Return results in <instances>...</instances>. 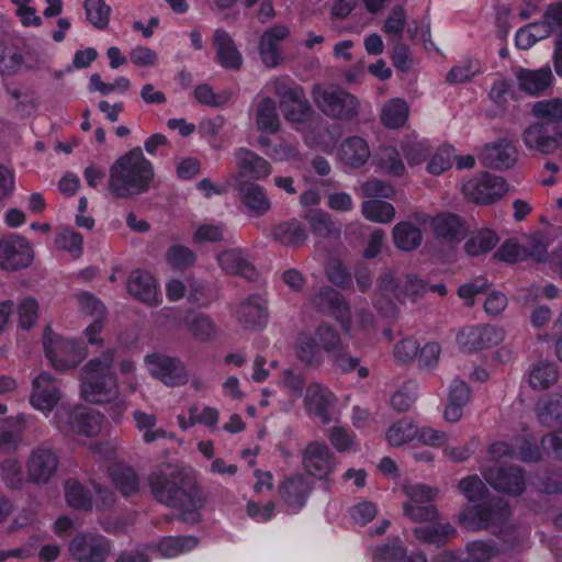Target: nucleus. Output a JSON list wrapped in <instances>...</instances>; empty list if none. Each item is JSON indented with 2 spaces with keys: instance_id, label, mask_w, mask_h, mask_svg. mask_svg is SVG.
I'll use <instances>...</instances> for the list:
<instances>
[{
  "instance_id": "a878e982",
  "label": "nucleus",
  "mask_w": 562,
  "mask_h": 562,
  "mask_svg": "<svg viewBox=\"0 0 562 562\" xmlns=\"http://www.w3.org/2000/svg\"><path fill=\"white\" fill-rule=\"evenodd\" d=\"M335 400V395L319 383L314 382L306 387L304 396L306 409L319 417L323 424L330 423L329 407L334 405Z\"/></svg>"
},
{
  "instance_id": "de8ad7c7",
  "label": "nucleus",
  "mask_w": 562,
  "mask_h": 562,
  "mask_svg": "<svg viewBox=\"0 0 562 562\" xmlns=\"http://www.w3.org/2000/svg\"><path fill=\"white\" fill-rule=\"evenodd\" d=\"M499 241V237L494 231L488 228L481 229L471 237L465 244V251L470 256H479L492 250Z\"/></svg>"
},
{
  "instance_id": "49530a36",
  "label": "nucleus",
  "mask_w": 562,
  "mask_h": 562,
  "mask_svg": "<svg viewBox=\"0 0 562 562\" xmlns=\"http://www.w3.org/2000/svg\"><path fill=\"white\" fill-rule=\"evenodd\" d=\"M363 216L372 222L387 223L395 216V209L389 202L373 199L364 201L361 206Z\"/></svg>"
},
{
  "instance_id": "f704fd0d",
  "label": "nucleus",
  "mask_w": 562,
  "mask_h": 562,
  "mask_svg": "<svg viewBox=\"0 0 562 562\" xmlns=\"http://www.w3.org/2000/svg\"><path fill=\"white\" fill-rule=\"evenodd\" d=\"M110 475L113 484L124 497H131L137 494L139 490V479L131 467L115 464L110 469Z\"/></svg>"
},
{
  "instance_id": "423d86ee",
  "label": "nucleus",
  "mask_w": 562,
  "mask_h": 562,
  "mask_svg": "<svg viewBox=\"0 0 562 562\" xmlns=\"http://www.w3.org/2000/svg\"><path fill=\"white\" fill-rule=\"evenodd\" d=\"M312 98L316 106L329 117L351 121L359 114L358 99L339 87L314 85Z\"/></svg>"
},
{
  "instance_id": "72a5a7b5",
  "label": "nucleus",
  "mask_w": 562,
  "mask_h": 562,
  "mask_svg": "<svg viewBox=\"0 0 562 562\" xmlns=\"http://www.w3.org/2000/svg\"><path fill=\"white\" fill-rule=\"evenodd\" d=\"M306 220L313 234L323 238L338 239L341 235V224L331 218V216L321 210L312 211Z\"/></svg>"
},
{
  "instance_id": "680f3d73",
  "label": "nucleus",
  "mask_w": 562,
  "mask_h": 562,
  "mask_svg": "<svg viewBox=\"0 0 562 562\" xmlns=\"http://www.w3.org/2000/svg\"><path fill=\"white\" fill-rule=\"evenodd\" d=\"M315 335L324 351L330 356L342 348L339 334L328 324H321L317 326Z\"/></svg>"
},
{
  "instance_id": "393cba45",
  "label": "nucleus",
  "mask_w": 562,
  "mask_h": 562,
  "mask_svg": "<svg viewBox=\"0 0 562 562\" xmlns=\"http://www.w3.org/2000/svg\"><path fill=\"white\" fill-rule=\"evenodd\" d=\"M215 60L225 69L239 70L243 56L237 49L232 36L223 29L215 30L213 34Z\"/></svg>"
},
{
  "instance_id": "5fc2aeb1",
  "label": "nucleus",
  "mask_w": 562,
  "mask_h": 562,
  "mask_svg": "<svg viewBox=\"0 0 562 562\" xmlns=\"http://www.w3.org/2000/svg\"><path fill=\"white\" fill-rule=\"evenodd\" d=\"M458 487L470 503H477L485 498L488 490L477 475H470L462 479Z\"/></svg>"
},
{
  "instance_id": "0eeeda50",
  "label": "nucleus",
  "mask_w": 562,
  "mask_h": 562,
  "mask_svg": "<svg viewBox=\"0 0 562 562\" xmlns=\"http://www.w3.org/2000/svg\"><path fill=\"white\" fill-rule=\"evenodd\" d=\"M47 359L57 371L75 369L87 356V348L80 342L67 340L47 327L43 336Z\"/></svg>"
},
{
  "instance_id": "cd10ccee",
  "label": "nucleus",
  "mask_w": 562,
  "mask_h": 562,
  "mask_svg": "<svg viewBox=\"0 0 562 562\" xmlns=\"http://www.w3.org/2000/svg\"><path fill=\"white\" fill-rule=\"evenodd\" d=\"M239 198L245 207L255 216H263L271 209V201L265 189L251 181L239 184Z\"/></svg>"
},
{
  "instance_id": "a18cd8bd",
  "label": "nucleus",
  "mask_w": 562,
  "mask_h": 562,
  "mask_svg": "<svg viewBox=\"0 0 562 562\" xmlns=\"http://www.w3.org/2000/svg\"><path fill=\"white\" fill-rule=\"evenodd\" d=\"M198 542L194 536L166 537L158 542L157 548L164 557L172 558L195 548Z\"/></svg>"
},
{
  "instance_id": "7c9ffc66",
  "label": "nucleus",
  "mask_w": 562,
  "mask_h": 562,
  "mask_svg": "<svg viewBox=\"0 0 562 562\" xmlns=\"http://www.w3.org/2000/svg\"><path fill=\"white\" fill-rule=\"evenodd\" d=\"M517 79L522 91L537 95L551 86L553 76L550 67H544L537 70L520 69Z\"/></svg>"
},
{
  "instance_id": "20e7f679",
  "label": "nucleus",
  "mask_w": 562,
  "mask_h": 562,
  "mask_svg": "<svg viewBox=\"0 0 562 562\" xmlns=\"http://www.w3.org/2000/svg\"><path fill=\"white\" fill-rule=\"evenodd\" d=\"M510 507L507 501L493 497L476 506L464 508L459 521L468 530H491L505 542L515 543L518 539L516 527L508 522Z\"/></svg>"
},
{
  "instance_id": "6e6d98bb",
  "label": "nucleus",
  "mask_w": 562,
  "mask_h": 562,
  "mask_svg": "<svg viewBox=\"0 0 562 562\" xmlns=\"http://www.w3.org/2000/svg\"><path fill=\"white\" fill-rule=\"evenodd\" d=\"M296 356L304 364L317 367L321 364V356L314 338L302 335L296 344Z\"/></svg>"
},
{
  "instance_id": "bb28decb",
  "label": "nucleus",
  "mask_w": 562,
  "mask_h": 562,
  "mask_svg": "<svg viewBox=\"0 0 562 562\" xmlns=\"http://www.w3.org/2000/svg\"><path fill=\"white\" fill-rule=\"evenodd\" d=\"M128 293L147 305L158 304L157 284L154 277L144 270H134L127 279Z\"/></svg>"
},
{
  "instance_id": "09e8293b",
  "label": "nucleus",
  "mask_w": 562,
  "mask_h": 562,
  "mask_svg": "<svg viewBox=\"0 0 562 562\" xmlns=\"http://www.w3.org/2000/svg\"><path fill=\"white\" fill-rule=\"evenodd\" d=\"M87 21L98 30H105L110 22L111 7L104 0H86L83 3Z\"/></svg>"
},
{
  "instance_id": "c03bdc74",
  "label": "nucleus",
  "mask_w": 562,
  "mask_h": 562,
  "mask_svg": "<svg viewBox=\"0 0 562 562\" xmlns=\"http://www.w3.org/2000/svg\"><path fill=\"white\" fill-rule=\"evenodd\" d=\"M67 504L75 508L88 512L92 508V498L89 491L75 479H68L65 484Z\"/></svg>"
},
{
  "instance_id": "6ab92c4d",
  "label": "nucleus",
  "mask_w": 562,
  "mask_h": 562,
  "mask_svg": "<svg viewBox=\"0 0 562 562\" xmlns=\"http://www.w3.org/2000/svg\"><path fill=\"white\" fill-rule=\"evenodd\" d=\"M60 400L58 381L47 372H42L33 380L30 402L36 409L52 412Z\"/></svg>"
},
{
  "instance_id": "1a4fd4ad",
  "label": "nucleus",
  "mask_w": 562,
  "mask_h": 562,
  "mask_svg": "<svg viewBox=\"0 0 562 562\" xmlns=\"http://www.w3.org/2000/svg\"><path fill=\"white\" fill-rule=\"evenodd\" d=\"M302 468L304 471L325 482V488L329 490V475L335 471L337 460L330 448L322 441H311L301 452Z\"/></svg>"
},
{
  "instance_id": "58836bf2",
  "label": "nucleus",
  "mask_w": 562,
  "mask_h": 562,
  "mask_svg": "<svg viewBox=\"0 0 562 562\" xmlns=\"http://www.w3.org/2000/svg\"><path fill=\"white\" fill-rule=\"evenodd\" d=\"M25 424L23 415L0 419V449L15 447L25 429Z\"/></svg>"
},
{
  "instance_id": "2f4dec72",
  "label": "nucleus",
  "mask_w": 562,
  "mask_h": 562,
  "mask_svg": "<svg viewBox=\"0 0 562 562\" xmlns=\"http://www.w3.org/2000/svg\"><path fill=\"white\" fill-rule=\"evenodd\" d=\"M272 238L286 247H301L307 239V233L297 221L283 222L271 228Z\"/></svg>"
},
{
  "instance_id": "c756f323",
  "label": "nucleus",
  "mask_w": 562,
  "mask_h": 562,
  "mask_svg": "<svg viewBox=\"0 0 562 562\" xmlns=\"http://www.w3.org/2000/svg\"><path fill=\"white\" fill-rule=\"evenodd\" d=\"M220 267L228 274H238L255 280L257 272L240 249L224 250L217 256Z\"/></svg>"
},
{
  "instance_id": "473e14b6",
  "label": "nucleus",
  "mask_w": 562,
  "mask_h": 562,
  "mask_svg": "<svg viewBox=\"0 0 562 562\" xmlns=\"http://www.w3.org/2000/svg\"><path fill=\"white\" fill-rule=\"evenodd\" d=\"M431 226L437 237L448 241L460 240L465 236V227L460 217L445 213L434 217Z\"/></svg>"
},
{
  "instance_id": "e433bc0d",
  "label": "nucleus",
  "mask_w": 562,
  "mask_h": 562,
  "mask_svg": "<svg viewBox=\"0 0 562 562\" xmlns=\"http://www.w3.org/2000/svg\"><path fill=\"white\" fill-rule=\"evenodd\" d=\"M393 240L398 249L411 251L422 244V232L409 222H401L393 228Z\"/></svg>"
},
{
  "instance_id": "c85d7f7f",
  "label": "nucleus",
  "mask_w": 562,
  "mask_h": 562,
  "mask_svg": "<svg viewBox=\"0 0 562 562\" xmlns=\"http://www.w3.org/2000/svg\"><path fill=\"white\" fill-rule=\"evenodd\" d=\"M371 156L368 143L358 136L346 138L338 148L339 160L350 168H361Z\"/></svg>"
},
{
  "instance_id": "37998d69",
  "label": "nucleus",
  "mask_w": 562,
  "mask_h": 562,
  "mask_svg": "<svg viewBox=\"0 0 562 562\" xmlns=\"http://www.w3.org/2000/svg\"><path fill=\"white\" fill-rule=\"evenodd\" d=\"M531 114L542 120L541 122L549 124H561L562 123V99L553 98L548 100H541L533 103L531 108Z\"/></svg>"
},
{
  "instance_id": "4be33fe9",
  "label": "nucleus",
  "mask_w": 562,
  "mask_h": 562,
  "mask_svg": "<svg viewBox=\"0 0 562 562\" xmlns=\"http://www.w3.org/2000/svg\"><path fill=\"white\" fill-rule=\"evenodd\" d=\"M555 135L549 133V126L544 122L530 124L522 133L526 147L542 155L552 154L558 147V137H562V130L554 127Z\"/></svg>"
},
{
  "instance_id": "8fccbe9b",
  "label": "nucleus",
  "mask_w": 562,
  "mask_h": 562,
  "mask_svg": "<svg viewBox=\"0 0 562 562\" xmlns=\"http://www.w3.org/2000/svg\"><path fill=\"white\" fill-rule=\"evenodd\" d=\"M133 417L138 430L143 431V440L151 443L166 437L167 432L162 428H155L157 418L153 414H146L142 411H135Z\"/></svg>"
},
{
  "instance_id": "774afa93",
  "label": "nucleus",
  "mask_w": 562,
  "mask_h": 562,
  "mask_svg": "<svg viewBox=\"0 0 562 562\" xmlns=\"http://www.w3.org/2000/svg\"><path fill=\"white\" fill-rule=\"evenodd\" d=\"M191 334L200 341L210 340L215 334V325L207 315L195 316L189 325Z\"/></svg>"
},
{
  "instance_id": "a19ab883",
  "label": "nucleus",
  "mask_w": 562,
  "mask_h": 562,
  "mask_svg": "<svg viewBox=\"0 0 562 562\" xmlns=\"http://www.w3.org/2000/svg\"><path fill=\"white\" fill-rule=\"evenodd\" d=\"M417 539L436 546L445 544L457 531L449 524L422 526L414 529Z\"/></svg>"
},
{
  "instance_id": "412c9836",
  "label": "nucleus",
  "mask_w": 562,
  "mask_h": 562,
  "mask_svg": "<svg viewBox=\"0 0 562 562\" xmlns=\"http://www.w3.org/2000/svg\"><path fill=\"white\" fill-rule=\"evenodd\" d=\"M481 164L492 169H508L517 160V150L515 146L506 138L486 144L479 155Z\"/></svg>"
},
{
  "instance_id": "4468645a",
  "label": "nucleus",
  "mask_w": 562,
  "mask_h": 562,
  "mask_svg": "<svg viewBox=\"0 0 562 562\" xmlns=\"http://www.w3.org/2000/svg\"><path fill=\"white\" fill-rule=\"evenodd\" d=\"M110 551V541L99 533L82 532L69 543V552L78 562H103Z\"/></svg>"
},
{
  "instance_id": "69168bd1",
  "label": "nucleus",
  "mask_w": 562,
  "mask_h": 562,
  "mask_svg": "<svg viewBox=\"0 0 562 562\" xmlns=\"http://www.w3.org/2000/svg\"><path fill=\"white\" fill-rule=\"evenodd\" d=\"M526 259L530 258L536 262H544L548 259V244L541 233L532 234L527 239Z\"/></svg>"
},
{
  "instance_id": "f257e3e1",
  "label": "nucleus",
  "mask_w": 562,
  "mask_h": 562,
  "mask_svg": "<svg viewBox=\"0 0 562 562\" xmlns=\"http://www.w3.org/2000/svg\"><path fill=\"white\" fill-rule=\"evenodd\" d=\"M148 484L154 497L161 504L181 509L180 520L195 524L200 519L199 509L204 505L201 490L180 470L169 474L153 472Z\"/></svg>"
},
{
  "instance_id": "b1692460",
  "label": "nucleus",
  "mask_w": 562,
  "mask_h": 562,
  "mask_svg": "<svg viewBox=\"0 0 562 562\" xmlns=\"http://www.w3.org/2000/svg\"><path fill=\"white\" fill-rule=\"evenodd\" d=\"M313 488V482L308 481L302 474H295L281 482L279 485V494L291 509L300 510L305 506Z\"/></svg>"
},
{
  "instance_id": "f8f14e48",
  "label": "nucleus",
  "mask_w": 562,
  "mask_h": 562,
  "mask_svg": "<svg viewBox=\"0 0 562 562\" xmlns=\"http://www.w3.org/2000/svg\"><path fill=\"white\" fill-rule=\"evenodd\" d=\"M59 459L46 443L31 450L26 460V480L34 484H46L56 474Z\"/></svg>"
},
{
  "instance_id": "aec40b11",
  "label": "nucleus",
  "mask_w": 562,
  "mask_h": 562,
  "mask_svg": "<svg viewBox=\"0 0 562 562\" xmlns=\"http://www.w3.org/2000/svg\"><path fill=\"white\" fill-rule=\"evenodd\" d=\"M267 301L259 294H251L238 306L237 321L246 330H259L268 322Z\"/></svg>"
},
{
  "instance_id": "4d7b16f0",
  "label": "nucleus",
  "mask_w": 562,
  "mask_h": 562,
  "mask_svg": "<svg viewBox=\"0 0 562 562\" xmlns=\"http://www.w3.org/2000/svg\"><path fill=\"white\" fill-rule=\"evenodd\" d=\"M196 256L187 246L172 245L166 251V260L173 269H186L195 262Z\"/></svg>"
},
{
  "instance_id": "864d4df0",
  "label": "nucleus",
  "mask_w": 562,
  "mask_h": 562,
  "mask_svg": "<svg viewBox=\"0 0 562 562\" xmlns=\"http://www.w3.org/2000/svg\"><path fill=\"white\" fill-rule=\"evenodd\" d=\"M379 166L389 175L400 177L405 171V166L396 148L386 146L380 149Z\"/></svg>"
},
{
  "instance_id": "7ed1b4c3",
  "label": "nucleus",
  "mask_w": 562,
  "mask_h": 562,
  "mask_svg": "<svg viewBox=\"0 0 562 562\" xmlns=\"http://www.w3.org/2000/svg\"><path fill=\"white\" fill-rule=\"evenodd\" d=\"M115 355L116 349L110 348L80 369V392L87 402L105 404L119 397L117 380L113 371Z\"/></svg>"
},
{
  "instance_id": "9d476101",
  "label": "nucleus",
  "mask_w": 562,
  "mask_h": 562,
  "mask_svg": "<svg viewBox=\"0 0 562 562\" xmlns=\"http://www.w3.org/2000/svg\"><path fill=\"white\" fill-rule=\"evenodd\" d=\"M462 191L470 201L476 204H493L505 195L508 184L503 177L482 172L467 181Z\"/></svg>"
},
{
  "instance_id": "79ce46f5",
  "label": "nucleus",
  "mask_w": 562,
  "mask_h": 562,
  "mask_svg": "<svg viewBox=\"0 0 562 562\" xmlns=\"http://www.w3.org/2000/svg\"><path fill=\"white\" fill-rule=\"evenodd\" d=\"M408 105L402 99L390 100L382 109L381 122L387 128H398L408 117Z\"/></svg>"
},
{
  "instance_id": "e2e57ef3",
  "label": "nucleus",
  "mask_w": 562,
  "mask_h": 562,
  "mask_svg": "<svg viewBox=\"0 0 562 562\" xmlns=\"http://www.w3.org/2000/svg\"><path fill=\"white\" fill-rule=\"evenodd\" d=\"M465 549L468 558L475 562H488L499 553L497 547L494 543L483 540L469 542Z\"/></svg>"
},
{
  "instance_id": "4c0bfd02",
  "label": "nucleus",
  "mask_w": 562,
  "mask_h": 562,
  "mask_svg": "<svg viewBox=\"0 0 562 562\" xmlns=\"http://www.w3.org/2000/svg\"><path fill=\"white\" fill-rule=\"evenodd\" d=\"M256 124L258 130L274 134L280 128V119L277 113L274 100L263 98L256 110Z\"/></svg>"
},
{
  "instance_id": "5701e85b",
  "label": "nucleus",
  "mask_w": 562,
  "mask_h": 562,
  "mask_svg": "<svg viewBox=\"0 0 562 562\" xmlns=\"http://www.w3.org/2000/svg\"><path fill=\"white\" fill-rule=\"evenodd\" d=\"M237 175L246 181H258L267 178L272 172L271 164L256 153L239 148L235 153Z\"/></svg>"
},
{
  "instance_id": "0e129e2a",
  "label": "nucleus",
  "mask_w": 562,
  "mask_h": 562,
  "mask_svg": "<svg viewBox=\"0 0 562 562\" xmlns=\"http://www.w3.org/2000/svg\"><path fill=\"white\" fill-rule=\"evenodd\" d=\"M479 70V63L468 59L461 65L452 67L446 76V81L450 85L463 83L470 81Z\"/></svg>"
},
{
  "instance_id": "13d9d810",
  "label": "nucleus",
  "mask_w": 562,
  "mask_h": 562,
  "mask_svg": "<svg viewBox=\"0 0 562 562\" xmlns=\"http://www.w3.org/2000/svg\"><path fill=\"white\" fill-rule=\"evenodd\" d=\"M327 279L337 288L350 289L352 278L348 268L338 259L330 260L326 267Z\"/></svg>"
},
{
  "instance_id": "ddd939ff",
  "label": "nucleus",
  "mask_w": 562,
  "mask_h": 562,
  "mask_svg": "<svg viewBox=\"0 0 562 562\" xmlns=\"http://www.w3.org/2000/svg\"><path fill=\"white\" fill-rule=\"evenodd\" d=\"M483 479L497 492L519 496L525 492V471L518 465H493L482 472Z\"/></svg>"
},
{
  "instance_id": "2eb2a0df",
  "label": "nucleus",
  "mask_w": 562,
  "mask_h": 562,
  "mask_svg": "<svg viewBox=\"0 0 562 562\" xmlns=\"http://www.w3.org/2000/svg\"><path fill=\"white\" fill-rule=\"evenodd\" d=\"M505 331L492 325H476L464 327L457 337L459 346L468 352L479 351L501 344Z\"/></svg>"
},
{
  "instance_id": "dca6fc26",
  "label": "nucleus",
  "mask_w": 562,
  "mask_h": 562,
  "mask_svg": "<svg viewBox=\"0 0 562 562\" xmlns=\"http://www.w3.org/2000/svg\"><path fill=\"white\" fill-rule=\"evenodd\" d=\"M33 251L25 238L9 235L0 240V268L16 271L31 265Z\"/></svg>"
},
{
  "instance_id": "603ef678",
  "label": "nucleus",
  "mask_w": 562,
  "mask_h": 562,
  "mask_svg": "<svg viewBox=\"0 0 562 562\" xmlns=\"http://www.w3.org/2000/svg\"><path fill=\"white\" fill-rule=\"evenodd\" d=\"M406 24V13L402 5L394 7L389 13L382 31L393 41L403 40L404 29Z\"/></svg>"
},
{
  "instance_id": "bf43d9fd",
  "label": "nucleus",
  "mask_w": 562,
  "mask_h": 562,
  "mask_svg": "<svg viewBox=\"0 0 562 562\" xmlns=\"http://www.w3.org/2000/svg\"><path fill=\"white\" fill-rule=\"evenodd\" d=\"M526 247L516 239L505 240L494 254V258L507 263H516L526 260Z\"/></svg>"
},
{
  "instance_id": "052dcab7",
  "label": "nucleus",
  "mask_w": 562,
  "mask_h": 562,
  "mask_svg": "<svg viewBox=\"0 0 562 562\" xmlns=\"http://www.w3.org/2000/svg\"><path fill=\"white\" fill-rule=\"evenodd\" d=\"M231 97L232 93L227 90L215 93L206 83L200 85L194 89V98L196 101L209 106H222L229 101Z\"/></svg>"
},
{
  "instance_id": "9b49d317",
  "label": "nucleus",
  "mask_w": 562,
  "mask_h": 562,
  "mask_svg": "<svg viewBox=\"0 0 562 562\" xmlns=\"http://www.w3.org/2000/svg\"><path fill=\"white\" fill-rule=\"evenodd\" d=\"M310 301L316 311L334 316L346 333L350 330V305L337 290L329 285H323L311 296Z\"/></svg>"
},
{
  "instance_id": "338daca9",
  "label": "nucleus",
  "mask_w": 562,
  "mask_h": 562,
  "mask_svg": "<svg viewBox=\"0 0 562 562\" xmlns=\"http://www.w3.org/2000/svg\"><path fill=\"white\" fill-rule=\"evenodd\" d=\"M57 244L61 249L67 250L72 257L78 258L82 254L83 237L75 231L64 229L57 238Z\"/></svg>"
},
{
  "instance_id": "39448f33",
  "label": "nucleus",
  "mask_w": 562,
  "mask_h": 562,
  "mask_svg": "<svg viewBox=\"0 0 562 562\" xmlns=\"http://www.w3.org/2000/svg\"><path fill=\"white\" fill-rule=\"evenodd\" d=\"M271 85L285 121L301 125L312 120L314 110L300 85L284 77L274 79Z\"/></svg>"
},
{
  "instance_id": "c9c22d12",
  "label": "nucleus",
  "mask_w": 562,
  "mask_h": 562,
  "mask_svg": "<svg viewBox=\"0 0 562 562\" xmlns=\"http://www.w3.org/2000/svg\"><path fill=\"white\" fill-rule=\"evenodd\" d=\"M536 415L539 423L552 427L562 418V395L552 394L540 398L536 404Z\"/></svg>"
},
{
  "instance_id": "6e6552de",
  "label": "nucleus",
  "mask_w": 562,
  "mask_h": 562,
  "mask_svg": "<svg viewBox=\"0 0 562 562\" xmlns=\"http://www.w3.org/2000/svg\"><path fill=\"white\" fill-rule=\"evenodd\" d=\"M101 415L82 406L60 405L55 413L54 423L65 435L77 434L92 437L101 429Z\"/></svg>"
},
{
  "instance_id": "3c124183",
  "label": "nucleus",
  "mask_w": 562,
  "mask_h": 562,
  "mask_svg": "<svg viewBox=\"0 0 562 562\" xmlns=\"http://www.w3.org/2000/svg\"><path fill=\"white\" fill-rule=\"evenodd\" d=\"M417 427L409 420L403 419L392 425L387 432L386 439L393 447H400L413 439H416Z\"/></svg>"
},
{
  "instance_id": "a211bd4d",
  "label": "nucleus",
  "mask_w": 562,
  "mask_h": 562,
  "mask_svg": "<svg viewBox=\"0 0 562 562\" xmlns=\"http://www.w3.org/2000/svg\"><path fill=\"white\" fill-rule=\"evenodd\" d=\"M150 373L166 385H182L187 382L184 366L179 359L165 355H150L146 357Z\"/></svg>"
},
{
  "instance_id": "f03ea898",
  "label": "nucleus",
  "mask_w": 562,
  "mask_h": 562,
  "mask_svg": "<svg viewBox=\"0 0 562 562\" xmlns=\"http://www.w3.org/2000/svg\"><path fill=\"white\" fill-rule=\"evenodd\" d=\"M154 176L153 164L144 156L140 147H135L110 167L108 189L120 199L139 195L149 190Z\"/></svg>"
},
{
  "instance_id": "f3484780",
  "label": "nucleus",
  "mask_w": 562,
  "mask_h": 562,
  "mask_svg": "<svg viewBox=\"0 0 562 562\" xmlns=\"http://www.w3.org/2000/svg\"><path fill=\"white\" fill-rule=\"evenodd\" d=\"M290 36L286 25L274 24L263 31L258 42V52L262 64L268 68L278 67L283 57L279 44Z\"/></svg>"
},
{
  "instance_id": "ea45409f",
  "label": "nucleus",
  "mask_w": 562,
  "mask_h": 562,
  "mask_svg": "<svg viewBox=\"0 0 562 562\" xmlns=\"http://www.w3.org/2000/svg\"><path fill=\"white\" fill-rule=\"evenodd\" d=\"M559 379L558 366L554 362L541 361L529 374V384L533 390H547Z\"/></svg>"
}]
</instances>
